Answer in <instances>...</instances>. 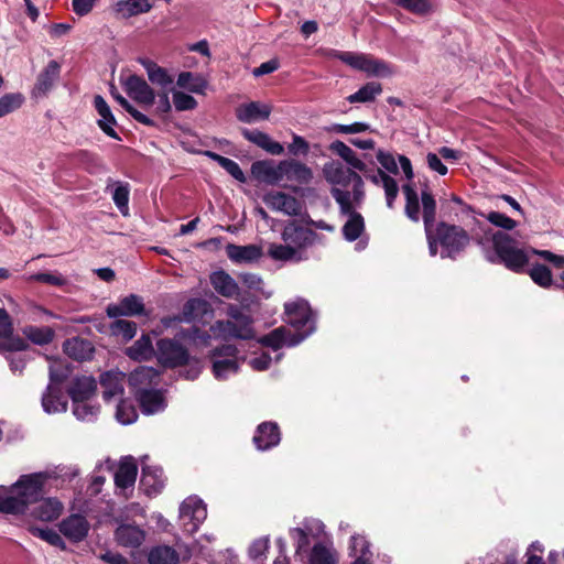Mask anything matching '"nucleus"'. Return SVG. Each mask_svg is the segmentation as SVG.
Returning <instances> with one entry per match:
<instances>
[{
	"instance_id": "f257e3e1",
	"label": "nucleus",
	"mask_w": 564,
	"mask_h": 564,
	"mask_svg": "<svg viewBox=\"0 0 564 564\" xmlns=\"http://www.w3.org/2000/svg\"><path fill=\"white\" fill-rule=\"evenodd\" d=\"M403 193L405 196L404 213L410 220L414 223L420 221V203L422 205V218L430 254L432 257L436 256L437 245L440 243L442 247L440 253L441 258L455 259L469 243V236L466 230L459 226L442 221L436 226L434 234L433 226L436 219V200L431 191L425 187L421 191V195L419 196L411 185H404Z\"/></svg>"
},
{
	"instance_id": "f03ea898",
	"label": "nucleus",
	"mask_w": 564,
	"mask_h": 564,
	"mask_svg": "<svg viewBox=\"0 0 564 564\" xmlns=\"http://www.w3.org/2000/svg\"><path fill=\"white\" fill-rule=\"evenodd\" d=\"M329 149L340 156L350 169L361 172L365 177L371 181L375 185H381L384 189L386 202L388 208H393L394 200L399 194V185L397 181L388 175L384 171L370 169L367 164L357 158L356 153L343 141L336 140L332 142Z\"/></svg>"
},
{
	"instance_id": "7ed1b4c3",
	"label": "nucleus",
	"mask_w": 564,
	"mask_h": 564,
	"mask_svg": "<svg viewBox=\"0 0 564 564\" xmlns=\"http://www.w3.org/2000/svg\"><path fill=\"white\" fill-rule=\"evenodd\" d=\"M44 475L33 474L21 476L14 484L17 496L3 497L0 512L19 514L24 513L28 505L42 498Z\"/></svg>"
},
{
	"instance_id": "20e7f679",
	"label": "nucleus",
	"mask_w": 564,
	"mask_h": 564,
	"mask_svg": "<svg viewBox=\"0 0 564 564\" xmlns=\"http://www.w3.org/2000/svg\"><path fill=\"white\" fill-rule=\"evenodd\" d=\"M48 372L50 382L42 395L43 410L48 414L65 412L68 402L63 393L62 383L70 370L63 361H54L50 365Z\"/></svg>"
},
{
	"instance_id": "39448f33",
	"label": "nucleus",
	"mask_w": 564,
	"mask_h": 564,
	"mask_svg": "<svg viewBox=\"0 0 564 564\" xmlns=\"http://www.w3.org/2000/svg\"><path fill=\"white\" fill-rule=\"evenodd\" d=\"M284 308L286 322L295 328L289 341V347H293L299 345L315 330V318L308 302L303 299L285 303Z\"/></svg>"
},
{
	"instance_id": "423d86ee",
	"label": "nucleus",
	"mask_w": 564,
	"mask_h": 564,
	"mask_svg": "<svg viewBox=\"0 0 564 564\" xmlns=\"http://www.w3.org/2000/svg\"><path fill=\"white\" fill-rule=\"evenodd\" d=\"M323 173L326 181L334 185L333 188L347 191L346 188L351 185L354 199L359 202L364 198V181L352 169L338 161H333L324 165Z\"/></svg>"
},
{
	"instance_id": "0eeeda50",
	"label": "nucleus",
	"mask_w": 564,
	"mask_h": 564,
	"mask_svg": "<svg viewBox=\"0 0 564 564\" xmlns=\"http://www.w3.org/2000/svg\"><path fill=\"white\" fill-rule=\"evenodd\" d=\"M330 194L339 205L340 212L350 216L343 227L344 237L348 241H355L364 231L365 224L362 216L354 210L350 192L334 187L330 189Z\"/></svg>"
},
{
	"instance_id": "6e6552de",
	"label": "nucleus",
	"mask_w": 564,
	"mask_h": 564,
	"mask_svg": "<svg viewBox=\"0 0 564 564\" xmlns=\"http://www.w3.org/2000/svg\"><path fill=\"white\" fill-rule=\"evenodd\" d=\"M496 257L506 268L520 272L528 263L524 251L517 246V241L508 234L496 231Z\"/></svg>"
},
{
	"instance_id": "1a4fd4ad",
	"label": "nucleus",
	"mask_w": 564,
	"mask_h": 564,
	"mask_svg": "<svg viewBox=\"0 0 564 564\" xmlns=\"http://www.w3.org/2000/svg\"><path fill=\"white\" fill-rule=\"evenodd\" d=\"M239 350L235 345L226 344L210 351L212 371L217 380H226L239 371Z\"/></svg>"
},
{
	"instance_id": "9d476101",
	"label": "nucleus",
	"mask_w": 564,
	"mask_h": 564,
	"mask_svg": "<svg viewBox=\"0 0 564 564\" xmlns=\"http://www.w3.org/2000/svg\"><path fill=\"white\" fill-rule=\"evenodd\" d=\"M336 56L350 67L365 72L370 76L386 77L393 74V69L390 64L382 59L373 58L367 54L339 52Z\"/></svg>"
},
{
	"instance_id": "9b49d317",
	"label": "nucleus",
	"mask_w": 564,
	"mask_h": 564,
	"mask_svg": "<svg viewBox=\"0 0 564 564\" xmlns=\"http://www.w3.org/2000/svg\"><path fill=\"white\" fill-rule=\"evenodd\" d=\"M207 518V509L202 499L188 497L180 507V519L184 530L193 534Z\"/></svg>"
},
{
	"instance_id": "f8f14e48",
	"label": "nucleus",
	"mask_w": 564,
	"mask_h": 564,
	"mask_svg": "<svg viewBox=\"0 0 564 564\" xmlns=\"http://www.w3.org/2000/svg\"><path fill=\"white\" fill-rule=\"evenodd\" d=\"M156 347V358L163 367L175 368L189 360L186 348L174 339L162 338Z\"/></svg>"
},
{
	"instance_id": "ddd939ff",
	"label": "nucleus",
	"mask_w": 564,
	"mask_h": 564,
	"mask_svg": "<svg viewBox=\"0 0 564 564\" xmlns=\"http://www.w3.org/2000/svg\"><path fill=\"white\" fill-rule=\"evenodd\" d=\"M128 382L134 397H137L158 388L161 382V373L153 367L140 366L129 375Z\"/></svg>"
},
{
	"instance_id": "4468645a",
	"label": "nucleus",
	"mask_w": 564,
	"mask_h": 564,
	"mask_svg": "<svg viewBox=\"0 0 564 564\" xmlns=\"http://www.w3.org/2000/svg\"><path fill=\"white\" fill-rule=\"evenodd\" d=\"M130 98L143 107H150L155 101V93L150 85L138 75H129L122 83Z\"/></svg>"
},
{
	"instance_id": "2eb2a0df",
	"label": "nucleus",
	"mask_w": 564,
	"mask_h": 564,
	"mask_svg": "<svg viewBox=\"0 0 564 564\" xmlns=\"http://www.w3.org/2000/svg\"><path fill=\"white\" fill-rule=\"evenodd\" d=\"M485 221L475 219V227L473 228V236L477 243L481 246L485 257L489 262H494V234L491 232V225H494V212L488 214L479 213Z\"/></svg>"
},
{
	"instance_id": "dca6fc26",
	"label": "nucleus",
	"mask_w": 564,
	"mask_h": 564,
	"mask_svg": "<svg viewBox=\"0 0 564 564\" xmlns=\"http://www.w3.org/2000/svg\"><path fill=\"white\" fill-rule=\"evenodd\" d=\"M263 202L272 210L282 212L289 216H299L302 212L301 203L283 192H269L263 196Z\"/></svg>"
},
{
	"instance_id": "f3484780",
	"label": "nucleus",
	"mask_w": 564,
	"mask_h": 564,
	"mask_svg": "<svg viewBox=\"0 0 564 564\" xmlns=\"http://www.w3.org/2000/svg\"><path fill=\"white\" fill-rule=\"evenodd\" d=\"M106 313L110 318L140 316L144 314V304L139 295L130 294L122 297L118 303L109 304Z\"/></svg>"
},
{
	"instance_id": "a211bd4d",
	"label": "nucleus",
	"mask_w": 564,
	"mask_h": 564,
	"mask_svg": "<svg viewBox=\"0 0 564 564\" xmlns=\"http://www.w3.org/2000/svg\"><path fill=\"white\" fill-rule=\"evenodd\" d=\"M316 234L296 221H290L282 231V239L295 249L305 248L314 242Z\"/></svg>"
},
{
	"instance_id": "6ab92c4d",
	"label": "nucleus",
	"mask_w": 564,
	"mask_h": 564,
	"mask_svg": "<svg viewBox=\"0 0 564 564\" xmlns=\"http://www.w3.org/2000/svg\"><path fill=\"white\" fill-rule=\"evenodd\" d=\"M126 375L121 371L110 370L100 376L102 399L106 402L117 401L123 395Z\"/></svg>"
},
{
	"instance_id": "aec40b11",
	"label": "nucleus",
	"mask_w": 564,
	"mask_h": 564,
	"mask_svg": "<svg viewBox=\"0 0 564 564\" xmlns=\"http://www.w3.org/2000/svg\"><path fill=\"white\" fill-rule=\"evenodd\" d=\"M59 532L72 542L83 541L89 532V523L84 516L70 514L58 525Z\"/></svg>"
},
{
	"instance_id": "412c9836",
	"label": "nucleus",
	"mask_w": 564,
	"mask_h": 564,
	"mask_svg": "<svg viewBox=\"0 0 564 564\" xmlns=\"http://www.w3.org/2000/svg\"><path fill=\"white\" fill-rule=\"evenodd\" d=\"M280 170L282 171V180L285 178L301 185H307L313 180V171L311 167L293 159L281 161Z\"/></svg>"
},
{
	"instance_id": "4be33fe9",
	"label": "nucleus",
	"mask_w": 564,
	"mask_h": 564,
	"mask_svg": "<svg viewBox=\"0 0 564 564\" xmlns=\"http://www.w3.org/2000/svg\"><path fill=\"white\" fill-rule=\"evenodd\" d=\"M212 330L224 339L238 338L246 340L254 337L252 326L234 321H217L212 326Z\"/></svg>"
},
{
	"instance_id": "5701e85b",
	"label": "nucleus",
	"mask_w": 564,
	"mask_h": 564,
	"mask_svg": "<svg viewBox=\"0 0 564 564\" xmlns=\"http://www.w3.org/2000/svg\"><path fill=\"white\" fill-rule=\"evenodd\" d=\"M28 344L12 335V324L6 310L0 308V348L8 351H22Z\"/></svg>"
},
{
	"instance_id": "b1692460",
	"label": "nucleus",
	"mask_w": 564,
	"mask_h": 564,
	"mask_svg": "<svg viewBox=\"0 0 564 564\" xmlns=\"http://www.w3.org/2000/svg\"><path fill=\"white\" fill-rule=\"evenodd\" d=\"M61 75V64L56 61H50L47 65L37 75L33 88V96H45L58 80Z\"/></svg>"
},
{
	"instance_id": "393cba45",
	"label": "nucleus",
	"mask_w": 564,
	"mask_h": 564,
	"mask_svg": "<svg viewBox=\"0 0 564 564\" xmlns=\"http://www.w3.org/2000/svg\"><path fill=\"white\" fill-rule=\"evenodd\" d=\"M281 441L280 429L274 422L261 423L253 436V443L259 451H267L276 446Z\"/></svg>"
},
{
	"instance_id": "a878e982",
	"label": "nucleus",
	"mask_w": 564,
	"mask_h": 564,
	"mask_svg": "<svg viewBox=\"0 0 564 564\" xmlns=\"http://www.w3.org/2000/svg\"><path fill=\"white\" fill-rule=\"evenodd\" d=\"M145 539V532L135 524L123 523L115 531L116 542L123 547L137 549Z\"/></svg>"
},
{
	"instance_id": "bb28decb",
	"label": "nucleus",
	"mask_w": 564,
	"mask_h": 564,
	"mask_svg": "<svg viewBox=\"0 0 564 564\" xmlns=\"http://www.w3.org/2000/svg\"><path fill=\"white\" fill-rule=\"evenodd\" d=\"M165 478L163 470L158 466H150L142 462L140 485L148 496L159 494L164 487Z\"/></svg>"
},
{
	"instance_id": "cd10ccee",
	"label": "nucleus",
	"mask_w": 564,
	"mask_h": 564,
	"mask_svg": "<svg viewBox=\"0 0 564 564\" xmlns=\"http://www.w3.org/2000/svg\"><path fill=\"white\" fill-rule=\"evenodd\" d=\"M227 257L234 263H252L258 261L262 254V248L257 245L238 246L229 243L226 246Z\"/></svg>"
},
{
	"instance_id": "c85d7f7f",
	"label": "nucleus",
	"mask_w": 564,
	"mask_h": 564,
	"mask_svg": "<svg viewBox=\"0 0 564 564\" xmlns=\"http://www.w3.org/2000/svg\"><path fill=\"white\" fill-rule=\"evenodd\" d=\"M280 163L275 165L273 161H257L251 165L252 176L257 181L269 185H275L282 181Z\"/></svg>"
},
{
	"instance_id": "c756f323",
	"label": "nucleus",
	"mask_w": 564,
	"mask_h": 564,
	"mask_svg": "<svg viewBox=\"0 0 564 564\" xmlns=\"http://www.w3.org/2000/svg\"><path fill=\"white\" fill-rule=\"evenodd\" d=\"M138 474V467L132 457H126L121 460L116 474L115 484L117 488L123 491L126 497V490L133 488Z\"/></svg>"
},
{
	"instance_id": "7c9ffc66",
	"label": "nucleus",
	"mask_w": 564,
	"mask_h": 564,
	"mask_svg": "<svg viewBox=\"0 0 564 564\" xmlns=\"http://www.w3.org/2000/svg\"><path fill=\"white\" fill-rule=\"evenodd\" d=\"M94 106L100 119L98 120L99 128L110 138L120 140L113 127L117 124L116 118L112 115L110 107L102 96L96 95L94 98Z\"/></svg>"
},
{
	"instance_id": "2f4dec72",
	"label": "nucleus",
	"mask_w": 564,
	"mask_h": 564,
	"mask_svg": "<svg viewBox=\"0 0 564 564\" xmlns=\"http://www.w3.org/2000/svg\"><path fill=\"white\" fill-rule=\"evenodd\" d=\"M271 108L259 101L243 104L236 109L237 119L246 123H251L257 120H265L269 118Z\"/></svg>"
},
{
	"instance_id": "473e14b6",
	"label": "nucleus",
	"mask_w": 564,
	"mask_h": 564,
	"mask_svg": "<svg viewBox=\"0 0 564 564\" xmlns=\"http://www.w3.org/2000/svg\"><path fill=\"white\" fill-rule=\"evenodd\" d=\"M97 382L91 376L76 377L68 389L73 402L88 401L96 392Z\"/></svg>"
},
{
	"instance_id": "72a5a7b5",
	"label": "nucleus",
	"mask_w": 564,
	"mask_h": 564,
	"mask_svg": "<svg viewBox=\"0 0 564 564\" xmlns=\"http://www.w3.org/2000/svg\"><path fill=\"white\" fill-rule=\"evenodd\" d=\"M64 352L75 360H89L94 355L93 344L82 337H72L63 344Z\"/></svg>"
},
{
	"instance_id": "f704fd0d",
	"label": "nucleus",
	"mask_w": 564,
	"mask_h": 564,
	"mask_svg": "<svg viewBox=\"0 0 564 564\" xmlns=\"http://www.w3.org/2000/svg\"><path fill=\"white\" fill-rule=\"evenodd\" d=\"M210 283L215 291L224 297L232 299L239 294V285L230 274L219 270L210 275Z\"/></svg>"
},
{
	"instance_id": "c9c22d12",
	"label": "nucleus",
	"mask_w": 564,
	"mask_h": 564,
	"mask_svg": "<svg viewBox=\"0 0 564 564\" xmlns=\"http://www.w3.org/2000/svg\"><path fill=\"white\" fill-rule=\"evenodd\" d=\"M245 139L254 143L259 148L263 149L268 153L272 155H280L283 153L284 148L281 143L273 141L269 134L260 131V130H249L242 129L241 131Z\"/></svg>"
},
{
	"instance_id": "e433bc0d",
	"label": "nucleus",
	"mask_w": 564,
	"mask_h": 564,
	"mask_svg": "<svg viewBox=\"0 0 564 564\" xmlns=\"http://www.w3.org/2000/svg\"><path fill=\"white\" fill-rule=\"evenodd\" d=\"M63 510V505L55 498L39 499L31 513L41 521L57 519Z\"/></svg>"
},
{
	"instance_id": "4c0bfd02",
	"label": "nucleus",
	"mask_w": 564,
	"mask_h": 564,
	"mask_svg": "<svg viewBox=\"0 0 564 564\" xmlns=\"http://www.w3.org/2000/svg\"><path fill=\"white\" fill-rule=\"evenodd\" d=\"M140 408L145 414H153L165 408V401L162 391L158 388L137 395Z\"/></svg>"
},
{
	"instance_id": "58836bf2",
	"label": "nucleus",
	"mask_w": 564,
	"mask_h": 564,
	"mask_svg": "<svg viewBox=\"0 0 564 564\" xmlns=\"http://www.w3.org/2000/svg\"><path fill=\"white\" fill-rule=\"evenodd\" d=\"M139 63L144 67L149 80L156 86L166 88L173 84V77L167 70L149 58H139Z\"/></svg>"
},
{
	"instance_id": "ea45409f",
	"label": "nucleus",
	"mask_w": 564,
	"mask_h": 564,
	"mask_svg": "<svg viewBox=\"0 0 564 564\" xmlns=\"http://www.w3.org/2000/svg\"><path fill=\"white\" fill-rule=\"evenodd\" d=\"M154 354L155 351L149 335H142L126 349V355L137 361L149 360Z\"/></svg>"
},
{
	"instance_id": "a19ab883",
	"label": "nucleus",
	"mask_w": 564,
	"mask_h": 564,
	"mask_svg": "<svg viewBox=\"0 0 564 564\" xmlns=\"http://www.w3.org/2000/svg\"><path fill=\"white\" fill-rule=\"evenodd\" d=\"M176 84L194 94H204L208 85L202 75L192 72L180 73Z\"/></svg>"
},
{
	"instance_id": "79ce46f5",
	"label": "nucleus",
	"mask_w": 564,
	"mask_h": 564,
	"mask_svg": "<svg viewBox=\"0 0 564 564\" xmlns=\"http://www.w3.org/2000/svg\"><path fill=\"white\" fill-rule=\"evenodd\" d=\"M293 336V332L289 328L281 326L269 334L262 336L259 343L263 346L271 347L274 350L280 349L283 345L289 346V341Z\"/></svg>"
},
{
	"instance_id": "37998d69",
	"label": "nucleus",
	"mask_w": 564,
	"mask_h": 564,
	"mask_svg": "<svg viewBox=\"0 0 564 564\" xmlns=\"http://www.w3.org/2000/svg\"><path fill=\"white\" fill-rule=\"evenodd\" d=\"M23 335L35 345H47L50 344L55 335L52 327L48 326H34L26 325L22 328Z\"/></svg>"
},
{
	"instance_id": "c03bdc74",
	"label": "nucleus",
	"mask_w": 564,
	"mask_h": 564,
	"mask_svg": "<svg viewBox=\"0 0 564 564\" xmlns=\"http://www.w3.org/2000/svg\"><path fill=\"white\" fill-rule=\"evenodd\" d=\"M149 564H178V553L171 546L159 545L151 549L148 555Z\"/></svg>"
},
{
	"instance_id": "a18cd8bd",
	"label": "nucleus",
	"mask_w": 564,
	"mask_h": 564,
	"mask_svg": "<svg viewBox=\"0 0 564 564\" xmlns=\"http://www.w3.org/2000/svg\"><path fill=\"white\" fill-rule=\"evenodd\" d=\"M152 6L148 0H119L116 3V11L123 18H130L151 10Z\"/></svg>"
},
{
	"instance_id": "49530a36",
	"label": "nucleus",
	"mask_w": 564,
	"mask_h": 564,
	"mask_svg": "<svg viewBox=\"0 0 564 564\" xmlns=\"http://www.w3.org/2000/svg\"><path fill=\"white\" fill-rule=\"evenodd\" d=\"M207 307V302L202 299H189L183 305L181 315L176 318L180 322L191 323L202 316Z\"/></svg>"
},
{
	"instance_id": "de8ad7c7",
	"label": "nucleus",
	"mask_w": 564,
	"mask_h": 564,
	"mask_svg": "<svg viewBox=\"0 0 564 564\" xmlns=\"http://www.w3.org/2000/svg\"><path fill=\"white\" fill-rule=\"evenodd\" d=\"M382 93V86L377 82H369L360 87L355 94L347 97L350 104L355 102H370Z\"/></svg>"
},
{
	"instance_id": "09e8293b",
	"label": "nucleus",
	"mask_w": 564,
	"mask_h": 564,
	"mask_svg": "<svg viewBox=\"0 0 564 564\" xmlns=\"http://www.w3.org/2000/svg\"><path fill=\"white\" fill-rule=\"evenodd\" d=\"M395 6L415 14L427 15L434 11V4L431 0H390Z\"/></svg>"
},
{
	"instance_id": "8fccbe9b",
	"label": "nucleus",
	"mask_w": 564,
	"mask_h": 564,
	"mask_svg": "<svg viewBox=\"0 0 564 564\" xmlns=\"http://www.w3.org/2000/svg\"><path fill=\"white\" fill-rule=\"evenodd\" d=\"M111 96L113 99L139 123H142L147 127H154L155 122L137 108H134L123 96H121L116 88L111 87Z\"/></svg>"
},
{
	"instance_id": "3c124183",
	"label": "nucleus",
	"mask_w": 564,
	"mask_h": 564,
	"mask_svg": "<svg viewBox=\"0 0 564 564\" xmlns=\"http://www.w3.org/2000/svg\"><path fill=\"white\" fill-rule=\"evenodd\" d=\"M110 330L112 335L121 336L123 340L129 341L137 334V324L118 317L110 324Z\"/></svg>"
},
{
	"instance_id": "603ef678",
	"label": "nucleus",
	"mask_w": 564,
	"mask_h": 564,
	"mask_svg": "<svg viewBox=\"0 0 564 564\" xmlns=\"http://www.w3.org/2000/svg\"><path fill=\"white\" fill-rule=\"evenodd\" d=\"M308 564H336V557L325 544L316 543L311 551Z\"/></svg>"
},
{
	"instance_id": "864d4df0",
	"label": "nucleus",
	"mask_w": 564,
	"mask_h": 564,
	"mask_svg": "<svg viewBox=\"0 0 564 564\" xmlns=\"http://www.w3.org/2000/svg\"><path fill=\"white\" fill-rule=\"evenodd\" d=\"M109 183H112V180L109 178ZM116 184V188L112 191V200L115 205L118 207V209L123 214L127 215L128 210V203H129V184H123L121 182H113Z\"/></svg>"
},
{
	"instance_id": "5fc2aeb1",
	"label": "nucleus",
	"mask_w": 564,
	"mask_h": 564,
	"mask_svg": "<svg viewBox=\"0 0 564 564\" xmlns=\"http://www.w3.org/2000/svg\"><path fill=\"white\" fill-rule=\"evenodd\" d=\"M24 102V96L20 93H9L0 98V118L19 109Z\"/></svg>"
},
{
	"instance_id": "6e6d98bb",
	"label": "nucleus",
	"mask_w": 564,
	"mask_h": 564,
	"mask_svg": "<svg viewBox=\"0 0 564 564\" xmlns=\"http://www.w3.org/2000/svg\"><path fill=\"white\" fill-rule=\"evenodd\" d=\"M116 417L122 424H131L137 420L138 412L130 401L121 397L118 399Z\"/></svg>"
},
{
	"instance_id": "4d7b16f0",
	"label": "nucleus",
	"mask_w": 564,
	"mask_h": 564,
	"mask_svg": "<svg viewBox=\"0 0 564 564\" xmlns=\"http://www.w3.org/2000/svg\"><path fill=\"white\" fill-rule=\"evenodd\" d=\"M99 412V406L88 403V401L73 402V414L80 421L91 422Z\"/></svg>"
},
{
	"instance_id": "13d9d810",
	"label": "nucleus",
	"mask_w": 564,
	"mask_h": 564,
	"mask_svg": "<svg viewBox=\"0 0 564 564\" xmlns=\"http://www.w3.org/2000/svg\"><path fill=\"white\" fill-rule=\"evenodd\" d=\"M350 555L356 558H365L369 562L371 557L370 544L362 535H352L350 539Z\"/></svg>"
},
{
	"instance_id": "bf43d9fd",
	"label": "nucleus",
	"mask_w": 564,
	"mask_h": 564,
	"mask_svg": "<svg viewBox=\"0 0 564 564\" xmlns=\"http://www.w3.org/2000/svg\"><path fill=\"white\" fill-rule=\"evenodd\" d=\"M532 281L541 288H550L553 283L551 270L543 264H534L529 271Z\"/></svg>"
},
{
	"instance_id": "052dcab7",
	"label": "nucleus",
	"mask_w": 564,
	"mask_h": 564,
	"mask_svg": "<svg viewBox=\"0 0 564 564\" xmlns=\"http://www.w3.org/2000/svg\"><path fill=\"white\" fill-rule=\"evenodd\" d=\"M31 532L34 536H37V538L42 539L43 541H46L47 543H50L53 546H58L63 550L65 549L64 540L53 529L33 527V528H31Z\"/></svg>"
},
{
	"instance_id": "680f3d73",
	"label": "nucleus",
	"mask_w": 564,
	"mask_h": 564,
	"mask_svg": "<svg viewBox=\"0 0 564 564\" xmlns=\"http://www.w3.org/2000/svg\"><path fill=\"white\" fill-rule=\"evenodd\" d=\"M269 256L279 261H289L295 258L297 251L294 247L286 245L272 243L268 250Z\"/></svg>"
},
{
	"instance_id": "e2e57ef3",
	"label": "nucleus",
	"mask_w": 564,
	"mask_h": 564,
	"mask_svg": "<svg viewBox=\"0 0 564 564\" xmlns=\"http://www.w3.org/2000/svg\"><path fill=\"white\" fill-rule=\"evenodd\" d=\"M32 281H36L44 284L54 286H64L67 284V279L59 272H39L30 278Z\"/></svg>"
},
{
	"instance_id": "0e129e2a",
	"label": "nucleus",
	"mask_w": 564,
	"mask_h": 564,
	"mask_svg": "<svg viewBox=\"0 0 564 564\" xmlns=\"http://www.w3.org/2000/svg\"><path fill=\"white\" fill-rule=\"evenodd\" d=\"M173 104L177 111L193 110L197 107L196 99L183 91L173 93Z\"/></svg>"
},
{
	"instance_id": "69168bd1",
	"label": "nucleus",
	"mask_w": 564,
	"mask_h": 564,
	"mask_svg": "<svg viewBox=\"0 0 564 564\" xmlns=\"http://www.w3.org/2000/svg\"><path fill=\"white\" fill-rule=\"evenodd\" d=\"M377 160L388 173L399 174V167L392 153L379 150L377 152Z\"/></svg>"
},
{
	"instance_id": "338daca9",
	"label": "nucleus",
	"mask_w": 564,
	"mask_h": 564,
	"mask_svg": "<svg viewBox=\"0 0 564 564\" xmlns=\"http://www.w3.org/2000/svg\"><path fill=\"white\" fill-rule=\"evenodd\" d=\"M220 166L238 182L245 183L247 181L245 173L236 161L225 158Z\"/></svg>"
},
{
	"instance_id": "774afa93",
	"label": "nucleus",
	"mask_w": 564,
	"mask_h": 564,
	"mask_svg": "<svg viewBox=\"0 0 564 564\" xmlns=\"http://www.w3.org/2000/svg\"><path fill=\"white\" fill-rule=\"evenodd\" d=\"M290 535L295 541V552L297 554L305 551L310 545V535L305 533V530L293 528L290 530Z\"/></svg>"
}]
</instances>
